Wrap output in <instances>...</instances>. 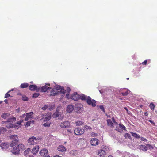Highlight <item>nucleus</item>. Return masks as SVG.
<instances>
[{
  "label": "nucleus",
  "mask_w": 157,
  "mask_h": 157,
  "mask_svg": "<svg viewBox=\"0 0 157 157\" xmlns=\"http://www.w3.org/2000/svg\"><path fill=\"white\" fill-rule=\"evenodd\" d=\"M10 138L13 140L11 143L10 144V146L13 147L16 145L19 141L17 136V135H12L10 136Z\"/></svg>",
  "instance_id": "f257e3e1"
},
{
  "label": "nucleus",
  "mask_w": 157,
  "mask_h": 157,
  "mask_svg": "<svg viewBox=\"0 0 157 157\" xmlns=\"http://www.w3.org/2000/svg\"><path fill=\"white\" fill-rule=\"evenodd\" d=\"M86 102L89 105H91L93 107H95L96 105V101L92 99L90 96H88Z\"/></svg>",
  "instance_id": "f03ea898"
},
{
  "label": "nucleus",
  "mask_w": 157,
  "mask_h": 157,
  "mask_svg": "<svg viewBox=\"0 0 157 157\" xmlns=\"http://www.w3.org/2000/svg\"><path fill=\"white\" fill-rule=\"evenodd\" d=\"M48 150L45 148L41 149L39 152V154L41 157H50L48 154Z\"/></svg>",
  "instance_id": "7ed1b4c3"
},
{
  "label": "nucleus",
  "mask_w": 157,
  "mask_h": 157,
  "mask_svg": "<svg viewBox=\"0 0 157 157\" xmlns=\"http://www.w3.org/2000/svg\"><path fill=\"white\" fill-rule=\"evenodd\" d=\"M84 132V130L82 128H77L74 130V133L78 135H82Z\"/></svg>",
  "instance_id": "20e7f679"
},
{
  "label": "nucleus",
  "mask_w": 157,
  "mask_h": 157,
  "mask_svg": "<svg viewBox=\"0 0 157 157\" xmlns=\"http://www.w3.org/2000/svg\"><path fill=\"white\" fill-rule=\"evenodd\" d=\"M60 126L62 128H68L70 126V124L68 121H63L61 122Z\"/></svg>",
  "instance_id": "39448f33"
},
{
  "label": "nucleus",
  "mask_w": 157,
  "mask_h": 157,
  "mask_svg": "<svg viewBox=\"0 0 157 157\" xmlns=\"http://www.w3.org/2000/svg\"><path fill=\"white\" fill-rule=\"evenodd\" d=\"M99 143V140L95 138H92L90 141V143L92 145L96 146L98 145Z\"/></svg>",
  "instance_id": "423d86ee"
},
{
  "label": "nucleus",
  "mask_w": 157,
  "mask_h": 157,
  "mask_svg": "<svg viewBox=\"0 0 157 157\" xmlns=\"http://www.w3.org/2000/svg\"><path fill=\"white\" fill-rule=\"evenodd\" d=\"M29 89L31 91L36 90L37 92L40 90V88H38L37 86L35 85H31L29 86Z\"/></svg>",
  "instance_id": "0eeeda50"
},
{
  "label": "nucleus",
  "mask_w": 157,
  "mask_h": 157,
  "mask_svg": "<svg viewBox=\"0 0 157 157\" xmlns=\"http://www.w3.org/2000/svg\"><path fill=\"white\" fill-rule=\"evenodd\" d=\"M79 95L77 92L74 93L71 96V98L75 101H77L79 99Z\"/></svg>",
  "instance_id": "6e6552de"
},
{
  "label": "nucleus",
  "mask_w": 157,
  "mask_h": 157,
  "mask_svg": "<svg viewBox=\"0 0 157 157\" xmlns=\"http://www.w3.org/2000/svg\"><path fill=\"white\" fill-rule=\"evenodd\" d=\"M50 91V94L49 95L51 96H55L56 95L59 94V92L55 89H50L49 90Z\"/></svg>",
  "instance_id": "1a4fd4ad"
},
{
  "label": "nucleus",
  "mask_w": 157,
  "mask_h": 157,
  "mask_svg": "<svg viewBox=\"0 0 157 157\" xmlns=\"http://www.w3.org/2000/svg\"><path fill=\"white\" fill-rule=\"evenodd\" d=\"M36 140H37L35 137L32 136L28 140V141L30 145H33L36 144V142H35V141Z\"/></svg>",
  "instance_id": "9d476101"
},
{
  "label": "nucleus",
  "mask_w": 157,
  "mask_h": 157,
  "mask_svg": "<svg viewBox=\"0 0 157 157\" xmlns=\"http://www.w3.org/2000/svg\"><path fill=\"white\" fill-rule=\"evenodd\" d=\"M39 147L38 145L35 146L33 147L32 151V153L34 155H36V153L38 152L39 150Z\"/></svg>",
  "instance_id": "9b49d317"
},
{
  "label": "nucleus",
  "mask_w": 157,
  "mask_h": 157,
  "mask_svg": "<svg viewBox=\"0 0 157 157\" xmlns=\"http://www.w3.org/2000/svg\"><path fill=\"white\" fill-rule=\"evenodd\" d=\"M40 92H46L48 90H50L51 89V88L48 87L46 85L42 87H40Z\"/></svg>",
  "instance_id": "f8f14e48"
},
{
  "label": "nucleus",
  "mask_w": 157,
  "mask_h": 157,
  "mask_svg": "<svg viewBox=\"0 0 157 157\" xmlns=\"http://www.w3.org/2000/svg\"><path fill=\"white\" fill-rule=\"evenodd\" d=\"M20 150L18 147H15L11 151V152L14 154H18L19 153Z\"/></svg>",
  "instance_id": "ddd939ff"
},
{
  "label": "nucleus",
  "mask_w": 157,
  "mask_h": 157,
  "mask_svg": "<svg viewBox=\"0 0 157 157\" xmlns=\"http://www.w3.org/2000/svg\"><path fill=\"white\" fill-rule=\"evenodd\" d=\"M98 155L100 157H104L105 155V152L103 150L101 149L97 151Z\"/></svg>",
  "instance_id": "4468645a"
},
{
  "label": "nucleus",
  "mask_w": 157,
  "mask_h": 157,
  "mask_svg": "<svg viewBox=\"0 0 157 157\" xmlns=\"http://www.w3.org/2000/svg\"><path fill=\"white\" fill-rule=\"evenodd\" d=\"M0 146L2 149H6L8 148L9 144L6 143H2L1 144Z\"/></svg>",
  "instance_id": "2eb2a0df"
},
{
  "label": "nucleus",
  "mask_w": 157,
  "mask_h": 157,
  "mask_svg": "<svg viewBox=\"0 0 157 157\" xmlns=\"http://www.w3.org/2000/svg\"><path fill=\"white\" fill-rule=\"evenodd\" d=\"M119 126L120 128L121 129V130L119 129L118 128L116 129V130L118 131L119 132H121L123 130H125L126 127L125 126L121 124H119Z\"/></svg>",
  "instance_id": "dca6fc26"
},
{
  "label": "nucleus",
  "mask_w": 157,
  "mask_h": 157,
  "mask_svg": "<svg viewBox=\"0 0 157 157\" xmlns=\"http://www.w3.org/2000/svg\"><path fill=\"white\" fill-rule=\"evenodd\" d=\"M74 106L72 105H68L67 107V112L71 113L73 110Z\"/></svg>",
  "instance_id": "f3484780"
},
{
  "label": "nucleus",
  "mask_w": 157,
  "mask_h": 157,
  "mask_svg": "<svg viewBox=\"0 0 157 157\" xmlns=\"http://www.w3.org/2000/svg\"><path fill=\"white\" fill-rule=\"evenodd\" d=\"M88 96L82 94L81 95H79V99H80L82 100H87Z\"/></svg>",
  "instance_id": "a211bd4d"
},
{
  "label": "nucleus",
  "mask_w": 157,
  "mask_h": 157,
  "mask_svg": "<svg viewBox=\"0 0 157 157\" xmlns=\"http://www.w3.org/2000/svg\"><path fill=\"white\" fill-rule=\"evenodd\" d=\"M58 150L59 151H64L66 150V148L63 145H60L57 148Z\"/></svg>",
  "instance_id": "6ab92c4d"
},
{
  "label": "nucleus",
  "mask_w": 157,
  "mask_h": 157,
  "mask_svg": "<svg viewBox=\"0 0 157 157\" xmlns=\"http://www.w3.org/2000/svg\"><path fill=\"white\" fill-rule=\"evenodd\" d=\"M107 125L111 127H113V124L111 120L110 119H108L107 120Z\"/></svg>",
  "instance_id": "aec40b11"
},
{
  "label": "nucleus",
  "mask_w": 157,
  "mask_h": 157,
  "mask_svg": "<svg viewBox=\"0 0 157 157\" xmlns=\"http://www.w3.org/2000/svg\"><path fill=\"white\" fill-rule=\"evenodd\" d=\"M16 118L13 116L7 119V122H13L14 121H16Z\"/></svg>",
  "instance_id": "412c9836"
},
{
  "label": "nucleus",
  "mask_w": 157,
  "mask_h": 157,
  "mask_svg": "<svg viewBox=\"0 0 157 157\" xmlns=\"http://www.w3.org/2000/svg\"><path fill=\"white\" fill-rule=\"evenodd\" d=\"M70 155L72 156H74L76 155V150H73L71 151L70 152Z\"/></svg>",
  "instance_id": "4be33fe9"
},
{
  "label": "nucleus",
  "mask_w": 157,
  "mask_h": 157,
  "mask_svg": "<svg viewBox=\"0 0 157 157\" xmlns=\"http://www.w3.org/2000/svg\"><path fill=\"white\" fill-rule=\"evenodd\" d=\"M29 84L28 83H24L21 84L20 85V87L22 88H27L29 86Z\"/></svg>",
  "instance_id": "5701e85b"
},
{
  "label": "nucleus",
  "mask_w": 157,
  "mask_h": 157,
  "mask_svg": "<svg viewBox=\"0 0 157 157\" xmlns=\"http://www.w3.org/2000/svg\"><path fill=\"white\" fill-rule=\"evenodd\" d=\"M147 147L143 145H141L140 146L139 149L140 150L143 151H146L147 150Z\"/></svg>",
  "instance_id": "b1692460"
},
{
  "label": "nucleus",
  "mask_w": 157,
  "mask_h": 157,
  "mask_svg": "<svg viewBox=\"0 0 157 157\" xmlns=\"http://www.w3.org/2000/svg\"><path fill=\"white\" fill-rule=\"evenodd\" d=\"M33 113L32 112L29 113H27L26 114V116L30 119L32 117V115L33 114Z\"/></svg>",
  "instance_id": "393cba45"
},
{
  "label": "nucleus",
  "mask_w": 157,
  "mask_h": 157,
  "mask_svg": "<svg viewBox=\"0 0 157 157\" xmlns=\"http://www.w3.org/2000/svg\"><path fill=\"white\" fill-rule=\"evenodd\" d=\"M131 133L132 134V136L136 138L139 139L140 138V135L138 134H137L136 133H134L132 132H131Z\"/></svg>",
  "instance_id": "a878e982"
},
{
  "label": "nucleus",
  "mask_w": 157,
  "mask_h": 157,
  "mask_svg": "<svg viewBox=\"0 0 157 157\" xmlns=\"http://www.w3.org/2000/svg\"><path fill=\"white\" fill-rule=\"evenodd\" d=\"M51 115L45 117L43 118V121L44 122L48 121L50 120L51 118Z\"/></svg>",
  "instance_id": "bb28decb"
},
{
  "label": "nucleus",
  "mask_w": 157,
  "mask_h": 157,
  "mask_svg": "<svg viewBox=\"0 0 157 157\" xmlns=\"http://www.w3.org/2000/svg\"><path fill=\"white\" fill-rule=\"evenodd\" d=\"M9 114L8 113H4L1 115V117L3 118L6 119L9 116Z\"/></svg>",
  "instance_id": "cd10ccee"
},
{
  "label": "nucleus",
  "mask_w": 157,
  "mask_h": 157,
  "mask_svg": "<svg viewBox=\"0 0 157 157\" xmlns=\"http://www.w3.org/2000/svg\"><path fill=\"white\" fill-rule=\"evenodd\" d=\"M13 125L11 123H9L6 124V127L8 128H12L13 127Z\"/></svg>",
  "instance_id": "c85d7f7f"
},
{
  "label": "nucleus",
  "mask_w": 157,
  "mask_h": 157,
  "mask_svg": "<svg viewBox=\"0 0 157 157\" xmlns=\"http://www.w3.org/2000/svg\"><path fill=\"white\" fill-rule=\"evenodd\" d=\"M83 123V122L80 121H78L75 123L76 125L77 126L81 125Z\"/></svg>",
  "instance_id": "c756f323"
},
{
  "label": "nucleus",
  "mask_w": 157,
  "mask_h": 157,
  "mask_svg": "<svg viewBox=\"0 0 157 157\" xmlns=\"http://www.w3.org/2000/svg\"><path fill=\"white\" fill-rule=\"evenodd\" d=\"M17 147H18V148H19L22 150H23L25 149V146L23 144H19Z\"/></svg>",
  "instance_id": "7c9ffc66"
},
{
  "label": "nucleus",
  "mask_w": 157,
  "mask_h": 157,
  "mask_svg": "<svg viewBox=\"0 0 157 157\" xmlns=\"http://www.w3.org/2000/svg\"><path fill=\"white\" fill-rule=\"evenodd\" d=\"M59 92V93H62L63 94H64L66 92V90L64 89V87H62L61 89H60V91Z\"/></svg>",
  "instance_id": "2f4dec72"
},
{
  "label": "nucleus",
  "mask_w": 157,
  "mask_h": 157,
  "mask_svg": "<svg viewBox=\"0 0 157 157\" xmlns=\"http://www.w3.org/2000/svg\"><path fill=\"white\" fill-rule=\"evenodd\" d=\"M84 128L86 130H90V131L92 129V128L89 126L87 125H86L84 126Z\"/></svg>",
  "instance_id": "473e14b6"
},
{
  "label": "nucleus",
  "mask_w": 157,
  "mask_h": 157,
  "mask_svg": "<svg viewBox=\"0 0 157 157\" xmlns=\"http://www.w3.org/2000/svg\"><path fill=\"white\" fill-rule=\"evenodd\" d=\"M40 94L38 93H36L33 94L32 95V97L33 98H36L38 97Z\"/></svg>",
  "instance_id": "72a5a7b5"
},
{
  "label": "nucleus",
  "mask_w": 157,
  "mask_h": 157,
  "mask_svg": "<svg viewBox=\"0 0 157 157\" xmlns=\"http://www.w3.org/2000/svg\"><path fill=\"white\" fill-rule=\"evenodd\" d=\"M30 151H31L30 148H28V149H27L26 150H25V151L24 152V154L25 155H28Z\"/></svg>",
  "instance_id": "f704fd0d"
},
{
  "label": "nucleus",
  "mask_w": 157,
  "mask_h": 157,
  "mask_svg": "<svg viewBox=\"0 0 157 157\" xmlns=\"http://www.w3.org/2000/svg\"><path fill=\"white\" fill-rule=\"evenodd\" d=\"M34 121H29L26 122V124L27 126H29L30 125L31 123L34 124Z\"/></svg>",
  "instance_id": "c9c22d12"
},
{
  "label": "nucleus",
  "mask_w": 157,
  "mask_h": 157,
  "mask_svg": "<svg viewBox=\"0 0 157 157\" xmlns=\"http://www.w3.org/2000/svg\"><path fill=\"white\" fill-rule=\"evenodd\" d=\"M82 106V105L80 104H78L76 105V108H77L78 110H80L81 109V107Z\"/></svg>",
  "instance_id": "e433bc0d"
},
{
  "label": "nucleus",
  "mask_w": 157,
  "mask_h": 157,
  "mask_svg": "<svg viewBox=\"0 0 157 157\" xmlns=\"http://www.w3.org/2000/svg\"><path fill=\"white\" fill-rule=\"evenodd\" d=\"M149 106L150 108L153 111L154 110L155 105L152 103L150 104Z\"/></svg>",
  "instance_id": "4c0bfd02"
},
{
  "label": "nucleus",
  "mask_w": 157,
  "mask_h": 157,
  "mask_svg": "<svg viewBox=\"0 0 157 157\" xmlns=\"http://www.w3.org/2000/svg\"><path fill=\"white\" fill-rule=\"evenodd\" d=\"M124 136L125 138H128L129 139L131 138V135L128 133H127L125 134L124 135Z\"/></svg>",
  "instance_id": "58836bf2"
},
{
  "label": "nucleus",
  "mask_w": 157,
  "mask_h": 157,
  "mask_svg": "<svg viewBox=\"0 0 157 157\" xmlns=\"http://www.w3.org/2000/svg\"><path fill=\"white\" fill-rule=\"evenodd\" d=\"M22 100L24 101H27L28 100V98L25 95H24L22 97Z\"/></svg>",
  "instance_id": "ea45409f"
},
{
  "label": "nucleus",
  "mask_w": 157,
  "mask_h": 157,
  "mask_svg": "<svg viewBox=\"0 0 157 157\" xmlns=\"http://www.w3.org/2000/svg\"><path fill=\"white\" fill-rule=\"evenodd\" d=\"M11 90H13L12 89V90L9 91L7 93H6L5 94V98H8V97H10V95L9 94H8V93H9L10 92V91Z\"/></svg>",
  "instance_id": "a19ab883"
},
{
  "label": "nucleus",
  "mask_w": 157,
  "mask_h": 157,
  "mask_svg": "<svg viewBox=\"0 0 157 157\" xmlns=\"http://www.w3.org/2000/svg\"><path fill=\"white\" fill-rule=\"evenodd\" d=\"M59 113L58 111H56V112L54 113V116L55 117H57L59 116Z\"/></svg>",
  "instance_id": "79ce46f5"
},
{
  "label": "nucleus",
  "mask_w": 157,
  "mask_h": 157,
  "mask_svg": "<svg viewBox=\"0 0 157 157\" xmlns=\"http://www.w3.org/2000/svg\"><path fill=\"white\" fill-rule=\"evenodd\" d=\"M128 94V91H127L125 92H123L121 93V94L123 96H126Z\"/></svg>",
  "instance_id": "37998d69"
},
{
  "label": "nucleus",
  "mask_w": 157,
  "mask_h": 157,
  "mask_svg": "<svg viewBox=\"0 0 157 157\" xmlns=\"http://www.w3.org/2000/svg\"><path fill=\"white\" fill-rule=\"evenodd\" d=\"M43 126L45 127H49L50 126V124L48 123H46L43 124Z\"/></svg>",
  "instance_id": "c03bdc74"
},
{
  "label": "nucleus",
  "mask_w": 157,
  "mask_h": 157,
  "mask_svg": "<svg viewBox=\"0 0 157 157\" xmlns=\"http://www.w3.org/2000/svg\"><path fill=\"white\" fill-rule=\"evenodd\" d=\"M61 87L62 86H57L56 87V89H55V90L58 91V90H60Z\"/></svg>",
  "instance_id": "a18cd8bd"
},
{
  "label": "nucleus",
  "mask_w": 157,
  "mask_h": 157,
  "mask_svg": "<svg viewBox=\"0 0 157 157\" xmlns=\"http://www.w3.org/2000/svg\"><path fill=\"white\" fill-rule=\"evenodd\" d=\"M141 140L145 142H147V140L146 138L143 137H141Z\"/></svg>",
  "instance_id": "49530a36"
},
{
  "label": "nucleus",
  "mask_w": 157,
  "mask_h": 157,
  "mask_svg": "<svg viewBox=\"0 0 157 157\" xmlns=\"http://www.w3.org/2000/svg\"><path fill=\"white\" fill-rule=\"evenodd\" d=\"M48 108V106L47 105H44L43 107H42V109L44 110H45Z\"/></svg>",
  "instance_id": "de8ad7c7"
},
{
  "label": "nucleus",
  "mask_w": 157,
  "mask_h": 157,
  "mask_svg": "<svg viewBox=\"0 0 157 157\" xmlns=\"http://www.w3.org/2000/svg\"><path fill=\"white\" fill-rule=\"evenodd\" d=\"M100 108L103 111H105V109L104 108L103 105H101L100 106Z\"/></svg>",
  "instance_id": "09e8293b"
},
{
  "label": "nucleus",
  "mask_w": 157,
  "mask_h": 157,
  "mask_svg": "<svg viewBox=\"0 0 157 157\" xmlns=\"http://www.w3.org/2000/svg\"><path fill=\"white\" fill-rule=\"evenodd\" d=\"M23 122V120H20V121H19L17 123V124L20 125Z\"/></svg>",
  "instance_id": "8fccbe9b"
},
{
  "label": "nucleus",
  "mask_w": 157,
  "mask_h": 157,
  "mask_svg": "<svg viewBox=\"0 0 157 157\" xmlns=\"http://www.w3.org/2000/svg\"><path fill=\"white\" fill-rule=\"evenodd\" d=\"M147 60H146L145 61H144V62H143L142 63V64L143 65H146L147 63Z\"/></svg>",
  "instance_id": "3c124183"
},
{
  "label": "nucleus",
  "mask_w": 157,
  "mask_h": 157,
  "mask_svg": "<svg viewBox=\"0 0 157 157\" xmlns=\"http://www.w3.org/2000/svg\"><path fill=\"white\" fill-rule=\"evenodd\" d=\"M112 121L114 123L116 124H117V123L116 122L115 120L114 117H112Z\"/></svg>",
  "instance_id": "603ef678"
},
{
  "label": "nucleus",
  "mask_w": 157,
  "mask_h": 157,
  "mask_svg": "<svg viewBox=\"0 0 157 157\" xmlns=\"http://www.w3.org/2000/svg\"><path fill=\"white\" fill-rule=\"evenodd\" d=\"M67 91L69 93V92L71 91V89L69 87H67Z\"/></svg>",
  "instance_id": "864d4df0"
},
{
  "label": "nucleus",
  "mask_w": 157,
  "mask_h": 157,
  "mask_svg": "<svg viewBox=\"0 0 157 157\" xmlns=\"http://www.w3.org/2000/svg\"><path fill=\"white\" fill-rule=\"evenodd\" d=\"M148 121L150 122L151 124H153L154 125L155 124V123L153 121H152V120H148Z\"/></svg>",
  "instance_id": "5fc2aeb1"
},
{
  "label": "nucleus",
  "mask_w": 157,
  "mask_h": 157,
  "mask_svg": "<svg viewBox=\"0 0 157 157\" xmlns=\"http://www.w3.org/2000/svg\"><path fill=\"white\" fill-rule=\"evenodd\" d=\"M29 118L28 117H27L26 116V117L25 118L24 120L25 121H27L28 120H29Z\"/></svg>",
  "instance_id": "6e6d98bb"
},
{
  "label": "nucleus",
  "mask_w": 157,
  "mask_h": 157,
  "mask_svg": "<svg viewBox=\"0 0 157 157\" xmlns=\"http://www.w3.org/2000/svg\"><path fill=\"white\" fill-rule=\"evenodd\" d=\"M16 111L17 112H19L20 111V108H18L17 109H16Z\"/></svg>",
  "instance_id": "4d7b16f0"
},
{
  "label": "nucleus",
  "mask_w": 157,
  "mask_h": 157,
  "mask_svg": "<svg viewBox=\"0 0 157 157\" xmlns=\"http://www.w3.org/2000/svg\"><path fill=\"white\" fill-rule=\"evenodd\" d=\"M68 132H69L70 133H71L72 132V131L71 130V129L70 130H67Z\"/></svg>",
  "instance_id": "13d9d810"
},
{
  "label": "nucleus",
  "mask_w": 157,
  "mask_h": 157,
  "mask_svg": "<svg viewBox=\"0 0 157 157\" xmlns=\"http://www.w3.org/2000/svg\"><path fill=\"white\" fill-rule=\"evenodd\" d=\"M4 102L5 103L7 104L8 103V100L7 99H5L4 100Z\"/></svg>",
  "instance_id": "bf43d9fd"
},
{
  "label": "nucleus",
  "mask_w": 157,
  "mask_h": 157,
  "mask_svg": "<svg viewBox=\"0 0 157 157\" xmlns=\"http://www.w3.org/2000/svg\"><path fill=\"white\" fill-rule=\"evenodd\" d=\"M144 114L146 116H147L148 115V113L147 112H145Z\"/></svg>",
  "instance_id": "052dcab7"
},
{
  "label": "nucleus",
  "mask_w": 157,
  "mask_h": 157,
  "mask_svg": "<svg viewBox=\"0 0 157 157\" xmlns=\"http://www.w3.org/2000/svg\"><path fill=\"white\" fill-rule=\"evenodd\" d=\"M50 110H52L53 109V108L52 107H50L48 109Z\"/></svg>",
  "instance_id": "680f3d73"
},
{
  "label": "nucleus",
  "mask_w": 157,
  "mask_h": 157,
  "mask_svg": "<svg viewBox=\"0 0 157 157\" xmlns=\"http://www.w3.org/2000/svg\"><path fill=\"white\" fill-rule=\"evenodd\" d=\"M53 157H62L60 156H59V155H56L54 156H53Z\"/></svg>",
  "instance_id": "e2e57ef3"
},
{
  "label": "nucleus",
  "mask_w": 157,
  "mask_h": 157,
  "mask_svg": "<svg viewBox=\"0 0 157 157\" xmlns=\"http://www.w3.org/2000/svg\"><path fill=\"white\" fill-rule=\"evenodd\" d=\"M147 146H149V147H152V146L151 145L149 144H147Z\"/></svg>",
  "instance_id": "0e129e2a"
},
{
  "label": "nucleus",
  "mask_w": 157,
  "mask_h": 157,
  "mask_svg": "<svg viewBox=\"0 0 157 157\" xmlns=\"http://www.w3.org/2000/svg\"><path fill=\"white\" fill-rule=\"evenodd\" d=\"M46 85H47L48 86H50V84L49 83L46 84Z\"/></svg>",
  "instance_id": "69168bd1"
},
{
  "label": "nucleus",
  "mask_w": 157,
  "mask_h": 157,
  "mask_svg": "<svg viewBox=\"0 0 157 157\" xmlns=\"http://www.w3.org/2000/svg\"><path fill=\"white\" fill-rule=\"evenodd\" d=\"M140 107H142L143 106V105H140Z\"/></svg>",
  "instance_id": "338daca9"
},
{
  "label": "nucleus",
  "mask_w": 157,
  "mask_h": 157,
  "mask_svg": "<svg viewBox=\"0 0 157 157\" xmlns=\"http://www.w3.org/2000/svg\"><path fill=\"white\" fill-rule=\"evenodd\" d=\"M25 116V114H23L22 115V117H24Z\"/></svg>",
  "instance_id": "774afa93"
}]
</instances>
